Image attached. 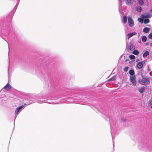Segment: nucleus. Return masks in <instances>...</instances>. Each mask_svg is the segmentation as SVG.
<instances>
[{
	"label": "nucleus",
	"instance_id": "ddd939ff",
	"mask_svg": "<svg viewBox=\"0 0 152 152\" xmlns=\"http://www.w3.org/2000/svg\"><path fill=\"white\" fill-rule=\"evenodd\" d=\"M129 74H130L131 76H135L134 75V71L132 69L130 70L129 71Z\"/></svg>",
	"mask_w": 152,
	"mask_h": 152
},
{
	"label": "nucleus",
	"instance_id": "9b49d317",
	"mask_svg": "<svg viewBox=\"0 0 152 152\" xmlns=\"http://www.w3.org/2000/svg\"><path fill=\"white\" fill-rule=\"evenodd\" d=\"M150 29L148 27H145L143 29V31L145 33H147L150 31Z\"/></svg>",
	"mask_w": 152,
	"mask_h": 152
},
{
	"label": "nucleus",
	"instance_id": "2eb2a0df",
	"mask_svg": "<svg viewBox=\"0 0 152 152\" xmlns=\"http://www.w3.org/2000/svg\"><path fill=\"white\" fill-rule=\"evenodd\" d=\"M134 50V51L132 52V53L133 54H134L135 55H138L139 54V52L137 50Z\"/></svg>",
	"mask_w": 152,
	"mask_h": 152
},
{
	"label": "nucleus",
	"instance_id": "20e7f679",
	"mask_svg": "<svg viewBox=\"0 0 152 152\" xmlns=\"http://www.w3.org/2000/svg\"><path fill=\"white\" fill-rule=\"evenodd\" d=\"M24 105H21L19 107H17L15 110V113L16 117L19 114V112L21 111V109L24 107Z\"/></svg>",
	"mask_w": 152,
	"mask_h": 152
},
{
	"label": "nucleus",
	"instance_id": "72a5a7b5",
	"mask_svg": "<svg viewBox=\"0 0 152 152\" xmlns=\"http://www.w3.org/2000/svg\"><path fill=\"white\" fill-rule=\"evenodd\" d=\"M16 117L15 116V119L16 118Z\"/></svg>",
	"mask_w": 152,
	"mask_h": 152
},
{
	"label": "nucleus",
	"instance_id": "b1692460",
	"mask_svg": "<svg viewBox=\"0 0 152 152\" xmlns=\"http://www.w3.org/2000/svg\"><path fill=\"white\" fill-rule=\"evenodd\" d=\"M152 15L150 13H149L147 15H146V18H150L151 17Z\"/></svg>",
	"mask_w": 152,
	"mask_h": 152
},
{
	"label": "nucleus",
	"instance_id": "c756f323",
	"mask_svg": "<svg viewBox=\"0 0 152 152\" xmlns=\"http://www.w3.org/2000/svg\"><path fill=\"white\" fill-rule=\"evenodd\" d=\"M150 75L151 76H152V72H150Z\"/></svg>",
	"mask_w": 152,
	"mask_h": 152
},
{
	"label": "nucleus",
	"instance_id": "7c9ffc66",
	"mask_svg": "<svg viewBox=\"0 0 152 152\" xmlns=\"http://www.w3.org/2000/svg\"><path fill=\"white\" fill-rule=\"evenodd\" d=\"M122 120L123 121H125V120H123V119H122Z\"/></svg>",
	"mask_w": 152,
	"mask_h": 152
},
{
	"label": "nucleus",
	"instance_id": "f257e3e1",
	"mask_svg": "<svg viewBox=\"0 0 152 152\" xmlns=\"http://www.w3.org/2000/svg\"><path fill=\"white\" fill-rule=\"evenodd\" d=\"M142 79H140L139 80V83L140 84L146 86L150 83L149 78L148 77H144L143 76H142Z\"/></svg>",
	"mask_w": 152,
	"mask_h": 152
},
{
	"label": "nucleus",
	"instance_id": "4be33fe9",
	"mask_svg": "<svg viewBox=\"0 0 152 152\" xmlns=\"http://www.w3.org/2000/svg\"><path fill=\"white\" fill-rule=\"evenodd\" d=\"M132 0H126L125 2L126 4L128 5L129 3H131Z\"/></svg>",
	"mask_w": 152,
	"mask_h": 152
},
{
	"label": "nucleus",
	"instance_id": "0eeeda50",
	"mask_svg": "<svg viewBox=\"0 0 152 152\" xmlns=\"http://www.w3.org/2000/svg\"><path fill=\"white\" fill-rule=\"evenodd\" d=\"M145 87H142L138 89V91L139 92L142 93L145 92Z\"/></svg>",
	"mask_w": 152,
	"mask_h": 152
},
{
	"label": "nucleus",
	"instance_id": "2f4dec72",
	"mask_svg": "<svg viewBox=\"0 0 152 152\" xmlns=\"http://www.w3.org/2000/svg\"><path fill=\"white\" fill-rule=\"evenodd\" d=\"M141 42V40H140V41H139V42L140 43V42Z\"/></svg>",
	"mask_w": 152,
	"mask_h": 152
},
{
	"label": "nucleus",
	"instance_id": "1a4fd4ad",
	"mask_svg": "<svg viewBox=\"0 0 152 152\" xmlns=\"http://www.w3.org/2000/svg\"><path fill=\"white\" fill-rule=\"evenodd\" d=\"M129 49L131 51H133L135 49L134 47V46L133 45L132 43H131L129 47Z\"/></svg>",
	"mask_w": 152,
	"mask_h": 152
},
{
	"label": "nucleus",
	"instance_id": "bb28decb",
	"mask_svg": "<svg viewBox=\"0 0 152 152\" xmlns=\"http://www.w3.org/2000/svg\"><path fill=\"white\" fill-rule=\"evenodd\" d=\"M129 68V67L128 66L125 67L124 69V71L126 72H127L128 71Z\"/></svg>",
	"mask_w": 152,
	"mask_h": 152
},
{
	"label": "nucleus",
	"instance_id": "cd10ccee",
	"mask_svg": "<svg viewBox=\"0 0 152 152\" xmlns=\"http://www.w3.org/2000/svg\"><path fill=\"white\" fill-rule=\"evenodd\" d=\"M149 38L150 39H152V33L148 35Z\"/></svg>",
	"mask_w": 152,
	"mask_h": 152
},
{
	"label": "nucleus",
	"instance_id": "5701e85b",
	"mask_svg": "<svg viewBox=\"0 0 152 152\" xmlns=\"http://www.w3.org/2000/svg\"><path fill=\"white\" fill-rule=\"evenodd\" d=\"M148 105L152 108V100H150L148 102Z\"/></svg>",
	"mask_w": 152,
	"mask_h": 152
},
{
	"label": "nucleus",
	"instance_id": "f704fd0d",
	"mask_svg": "<svg viewBox=\"0 0 152 152\" xmlns=\"http://www.w3.org/2000/svg\"><path fill=\"white\" fill-rule=\"evenodd\" d=\"M37 97V98H39V97Z\"/></svg>",
	"mask_w": 152,
	"mask_h": 152
},
{
	"label": "nucleus",
	"instance_id": "c85d7f7f",
	"mask_svg": "<svg viewBox=\"0 0 152 152\" xmlns=\"http://www.w3.org/2000/svg\"><path fill=\"white\" fill-rule=\"evenodd\" d=\"M27 104L26 103H25L24 104V105H28L30 104H31L32 102H27Z\"/></svg>",
	"mask_w": 152,
	"mask_h": 152
},
{
	"label": "nucleus",
	"instance_id": "9d476101",
	"mask_svg": "<svg viewBox=\"0 0 152 152\" xmlns=\"http://www.w3.org/2000/svg\"><path fill=\"white\" fill-rule=\"evenodd\" d=\"M6 99V98L5 97L0 98V104H2L4 103Z\"/></svg>",
	"mask_w": 152,
	"mask_h": 152
},
{
	"label": "nucleus",
	"instance_id": "393cba45",
	"mask_svg": "<svg viewBox=\"0 0 152 152\" xmlns=\"http://www.w3.org/2000/svg\"><path fill=\"white\" fill-rule=\"evenodd\" d=\"M129 58L132 59H133L135 58V56L133 55H130L129 56Z\"/></svg>",
	"mask_w": 152,
	"mask_h": 152
},
{
	"label": "nucleus",
	"instance_id": "4468645a",
	"mask_svg": "<svg viewBox=\"0 0 152 152\" xmlns=\"http://www.w3.org/2000/svg\"><path fill=\"white\" fill-rule=\"evenodd\" d=\"M137 2L140 5H142L144 4V2L143 0H137Z\"/></svg>",
	"mask_w": 152,
	"mask_h": 152
},
{
	"label": "nucleus",
	"instance_id": "473e14b6",
	"mask_svg": "<svg viewBox=\"0 0 152 152\" xmlns=\"http://www.w3.org/2000/svg\"><path fill=\"white\" fill-rule=\"evenodd\" d=\"M16 117L15 116V119L16 118Z\"/></svg>",
	"mask_w": 152,
	"mask_h": 152
},
{
	"label": "nucleus",
	"instance_id": "f3484780",
	"mask_svg": "<svg viewBox=\"0 0 152 152\" xmlns=\"http://www.w3.org/2000/svg\"><path fill=\"white\" fill-rule=\"evenodd\" d=\"M143 22L145 24L148 23L149 22V20L148 18H145L144 19Z\"/></svg>",
	"mask_w": 152,
	"mask_h": 152
},
{
	"label": "nucleus",
	"instance_id": "6ab92c4d",
	"mask_svg": "<svg viewBox=\"0 0 152 152\" xmlns=\"http://www.w3.org/2000/svg\"><path fill=\"white\" fill-rule=\"evenodd\" d=\"M142 10V8L141 7H137L136 10L140 12H141Z\"/></svg>",
	"mask_w": 152,
	"mask_h": 152
},
{
	"label": "nucleus",
	"instance_id": "412c9836",
	"mask_svg": "<svg viewBox=\"0 0 152 152\" xmlns=\"http://www.w3.org/2000/svg\"><path fill=\"white\" fill-rule=\"evenodd\" d=\"M116 77H113L111 78L110 79L108 80V81H112L114 80L115 79Z\"/></svg>",
	"mask_w": 152,
	"mask_h": 152
},
{
	"label": "nucleus",
	"instance_id": "423d86ee",
	"mask_svg": "<svg viewBox=\"0 0 152 152\" xmlns=\"http://www.w3.org/2000/svg\"><path fill=\"white\" fill-rule=\"evenodd\" d=\"M143 61H141L138 63L137 65V66L139 69L141 68L144 64Z\"/></svg>",
	"mask_w": 152,
	"mask_h": 152
},
{
	"label": "nucleus",
	"instance_id": "7ed1b4c3",
	"mask_svg": "<svg viewBox=\"0 0 152 152\" xmlns=\"http://www.w3.org/2000/svg\"><path fill=\"white\" fill-rule=\"evenodd\" d=\"M128 24L130 27H132L134 25V23L132 18L129 16L128 18Z\"/></svg>",
	"mask_w": 152,
	"mask_h": 152
},
{
	"label": "nucleus",
	"instance_id": "f03ea898",
	"mask_svg": "<svg viewBox=\"0 0 152 152\" xmlns=\"http://www.w3.org/2000/svg\"><path fill=\"white\" fill-rule=\"evenodd\" d=\"M136 78L135 76H130L129 80L133 85L135 86L136 85Z\"/></svg>",
	"mask_w": 152,
	"mask_h": 152
},
{
	"label": "nucleus",
	"instance_id": "39448f33",
	"mask_svg": "<svg viewBox=\"0 0 152 152\" xmlns=\"http://www.w3.org/2000/svg\"><path fill=\"white\" fill-rule=\"evenodd\" d=\"M137 34V33L135 31L133 32L132 33H130L128 34L127 35V36L128 37V39H129L132 37L134 35Z\"/></svg>",
	"mask_w": 152,
	"mask_h": 152
},
{
	"label": "nucleus",
	"instance_id": "f8f14e48",
	"mask_svg": "<svg viewBox=\"0 0 152 152\" xmlns=\"http://www.w3.org/2000/svg\"><path fill=\"white\" fill-rule=\"evenodd\" d=\"M149 55V52L148 51H145L143 54L142 56L143 57H145L148 56Z\"/></svg>",
	"mask_w": 152,
	"mask_h": 152
},
{
	"label": "nucleus",
	"instance_id": "a211bd4d",
	"mask_svg": "<svg viewBox=\"0 0 152 152\" xmlns=\"http://www.w3.org/2000/svg\"><path fill=\"white\" fill-rule=\"evenodd\" d=\"M147 39V37L145 36H143L142 37V41L143 42H145L146 41Z\"/></svg>",
	"mask_w": 152,
	"mask_h": 152
},
{
	"label": "nucleus",
	"instance_id": "c9c22d12",
	"mask_svg": "<svg viewBox=\"0 0 152 152\" xmlns=\"http://www.w3.org/2000/svg\"><path fill=\"white\" fill-rule=\"evenodd\" d=\"M151 45H152V43L151 44Z\"/></svg>",
	"mask_w": 152,
	"mask_h": 152
},
{
	"label": "nucleus",
	"instance_id": "aec40b11",
	"mask_svg": "<svg viewBox=\"0 0 152 152\" xmlns=\"http://www.w3.org/2000/svg\"><path fill=\"white\" fill-rule=\"evenodd\" d=\"M137 20L138 21L141 23H142L143 22V20L142 18H139Z\"/></svg>",
	"mask_w": 152,
	"mask_h": 152
},
{
	"label": "nucleus",
	"instance_id": "dca6fc26",
	"mask_svg": "<svg viewBox=\"0 0 152 152\" xmlns=\"http://www.w3.org/2000/svg\"><path fill=\"white\" fill-rule=\"evenodd\" d=\"M123 23H126L127 22V18L126 16H124L123 17Z\"/></svg>",
	"mask_w": 152,
	"mask_h": 152
},
{
	"label": "nucleus",
	"instance_id": "a878e982",
	"mask_svg": "<svg viewBox=\"0 0 152 152\" xmlns=\"http://www.w3.org/2000/svg\"><path fill=\"white\" fill-rule=\"evenodd\" d=\"M141 18H142V19H143L144 18H146V15H145V14L142 15H141Z\"/></svg>",
	"mask_w": 152,
	"mask_h": 152
},
{
	"label": "nucleus",
	"instance_id": "6e6552de",
	"mask_svg": "<svg viewBox=\"0 0 152 152\" xmlns=\"http://www.w3.org/2000/svg\"><path fill=\"white\" fill-rule=\"evenodd\" d=\"M4 88L6 90H9L11 88V86L9 83H7L5 86Z\"/></svg>",
	"mask_w": 152,
	"mask_h": 152
}]
</instances>
